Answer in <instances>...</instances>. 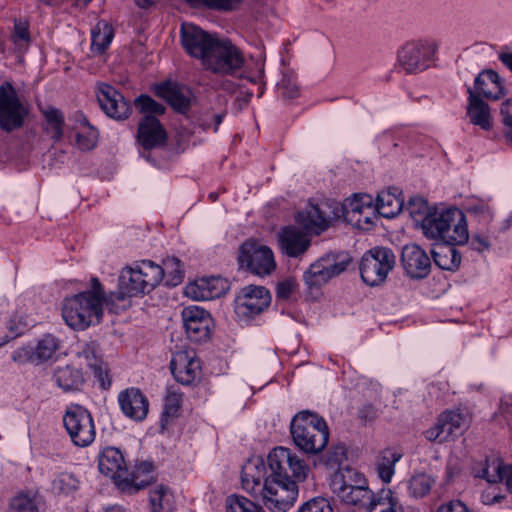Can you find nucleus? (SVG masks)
<instances>
[{"instance_id":"nucleus-1","label":"nucleus","mask_w":512,"mask_h":512,"mask_svg":"<svg viewBox=\"0 0 512 512\" xmlns=\"http://www.w3.org/2000/svg\"><path fill=\"white\" fill-rule=\"evenodd\" d=\"M269 475L265 465L248 462L241 473L242 487L272 512H286L295 503L297 483L306 479L308 466L304 459L286 447H276L268 455Z\"/></svg>"},{"instance_id":"nucleus-2","label":"nucleus","mask_w":512,"mask_h":512,"mask_svg":"<svg viewBox=\"0 0 512 512\" xmlns=\"http://www.w3.org/2000/svg\"><path fill=\"white\" fill-rule=\"evenodd\" d=\"M373 215L372 197L368 194H354L344 203L334 199H324L317 204H309L297 213L295 221L307 233L319 235L326 231L333 221L341 217L358 229H366L372 224Z\"/></svg>"},{"instance_id":"nucleus-3","label":"nucleus","mask_w":512,"mask_h":512,"mask_svg":"<svg viewBox=\"0 0 512 512\" xmlns=\"http://www.w3.org/2000/svg\"><path fill=\"white\" fill-rule=\"evenodd\" d=\"M105 292L98 278L91 279V288L68 296L63 301L62 317L72 329L84 331L101 322Z\"/></svg>"},{"instance_id":"nucleus-4","label":"nucleus","mask_w":512,"mask_h":512,"mask_svg":"<svg viewBox=\"0 0 512 512\" xmlns=\"http://www.w3.org/2000/svg\"><path fill=\"white\" fill-rule=\"evenodd\" d=\"M163 279V269L151 260H142L121 271L118 291L113 294L117 300L150 293Z\"/></svg>"},{"instance_id":"nucleus-5","label":"nucleus","mask_w":512,"mask_h":512,"mask_svg":"<svg viewBox=\"0 0 512 512\" xmlns=\"http://www.w3.org/2000/svg\"><path fill=\"white\" fill-rule=\"evenodd\" d=\"M290 432L295 445L306 453L321 452L329 440L326 421L309 411H301L293 417Z\"/></svg>"},{"instance_id":"nucleus-6","label":"nucleus","mask_w":512,"mask_h":512,"mask_svg":"<svg viewBox=\"0 0 512 512\" xmlns=\"http://www.w3.org/2000/svg\"><path fill=\"white\" fill-rule=\"evenodd\" d=\"M396 257L387 247H374L366 251L360 261L359 270L362 281L369 286L383 283L394 268Z\"/></svg>"},{"instance_id":"nucleus-7","label":"nucleus","mask_w":512,"mask_h":512,"mask_svg":"<svg viewBox=\"0 0 512 512\" xmlns=\"http://www.w3.org/2000/svg\"><path fill=\"white\" fill-rule=\"evenodd\" d=\"M244 63L243 53L230 40L218 38L203 67L215 74L235 75Z\"/></svg>"},{"instance_id":"nucleus-8","label":"nucleus","mask_w":512,"mask_h":512,"mask_svg":"<svg viewBox=\"0 0 512 512\" xmlns=\"http://www.w3.org/2000/svg\"><path fill=\"white\" fill-rule=\"evenodd\" d=\"M350 261L351 259L346 253L326 254L310 265L303 274V280L308 289H318L330 279L343 273Z\"/></svg>"},{"instance_id":"nucleus-9","label":"nucleus","mask_w":512,"mask_h":512,"mask_svg":"<svg viewBox=\"0 0 512 512\" xmlns=\"http://www.w3.org/2000/svg\"><path fill=\"white\" fill-rule=\"evenodd\" d=\"M29 113L17 90L10 81L0 85V128L11 132L23 126Z\"/></svg>"},{"instance_id":"nucleus-10","label":"nucleus","mask_w":512,"mask_h":512,"mask_svg":"<svg viewBox=\"0 0 512 512\" xmlns=\"http://www.w3.org/2000/svg\"><path fill=\"white\" fill-rule=\"evenodd\" d=\"M64 427L75 446L87 447L96 436L91 413L80 405L69 407L63 416Z\"/></svg>"},{"instance_id":"nucleus-11","label":"nucleus","mask_w":512,"mask_h":512,"mask_svg":"<svg viewBox=\"0 0 512 512\" xmlns=\"http://www.w3.org/2000/svg\"><path fill=\"white\" fill-rule=\"evenodd\" d=\"M458 217L460 218V209L458 208H450L442 212L434 211L421 219L422 233L426 238L437 241V243H444V239L462 241L464 231L461 225L454 229L456 236L445 234L448 231L449 223L457 222L459 224Z\"/></svg>"},{"instance_id":"nucleus-12","label":"nucleus","mask_w":512,"mask_h":512,"mask_svg":"<svg viewBox=\"0 0 512 512\" xmlns=\"http://www.w3.org/2000/svg\"><path fill=\"white\" fill-rule=\"evenodd\" d=\"M438 46L433 41L417 40L403 45L397 55L399 66L407 73L422 72L429 67Z\"/></svg>"},{"instance_id":"nucleus-13","label":"nucleus","mask_w":512,"mask_h":512,"mask_svg":"<svg viewBox=\"0 0 512 512\" xmlns=\"http://www.w3.org/2000/svg\"><path fill=\"white\" fill-rule=\"evenodd\" d=\"M234 303L237 317L248 321L268 308L271 303V294L264 286L248 285L240 290Z\"/></svg>"},{"instance_id":"nucleus-14","label":"nucleus","mask_w":512,"mask_h":512,"mask_svg":"<svg viewBox=\"0 0 512 512\" xmlns=\"http://www.w3.org/2000/svg\"><path fill=\"white\" fill-rule=\"evenodd\" d=\"M239 266L258 275H270L276 268L273 251L264 245L246 242L241 245L238 256Z\"/></svg>"},{"instance_id":"nucleus-15","label":"nucleus","mask_w":512,"mask_h":512,"mask_svg":"<svg viewBox=\"0 0 512 512\" xmlns=\"http://www.w3.org/2000/svg\"><path fill=\"white\" fill-rule=\"evenodd\" d=\"M219 37L209 34L192 23L181 25V43L185 51L192 57L201 60L205 65L206 56H209Z\"/></svg>"},{"instance_id":"nucleus-16","label":"nucleus","mask_w":512,"mask_h":512,"mask_svg":"<svg viewBox=\"0 0 512 512\" xmlns=\"http://www.w3.org/2000/svg\"><path fill=\"white\" fill-rule=\"evenodd\" d=\"M60 348V340L52 334H45L36 346L25 345L12 353V360L18 364H42L52 359Z\"/></svg>"},{"instance_id":"nucleus-17","label":"nucleus","mask_w":512,"mask_h":512,"mask_svg":"<svg viewBox=\"0 0 512 512\" xmlns=\"http://www.w3.org/2000/svg\"><path fill=\"white\" fill-rule=\"evenodd\" d=\"M181 315L187 337L192 342L200 343L209 339L213 319L208 311L199 306H188Z\"/></svg>"},{"instance_id":"nucleus-18","label":"nucleus","mask_w":512,"mask_h":512,"mask_svg":"<svg viewBox=\"0 0 512 512\" xmlns=\"http://www.w3.org/2000/svg\"><path fill=\"white\" fill-rule=\"evenodd\" d=\"M467 426L466 417L456 411L441 413L435 425L424 433L427 440L432 442H444L451 437L461 435Z\"/></svg>"},{"instance_id":"nucleus-19","label":"nucleus","mask_w":512,"mask_h":512,"mask_svg":"<svg viewBox=\"0 0 512 512\" xmlns=\"http://www.w3.org/2000/svg\"><path fill=\"white\" fill-rule=\"evenodd\" d=\"M97 100L104 113L115 120L127 119L132 108L124 96L113 86L107 83H100L96 91Z\"/></svg>"},{"instance_id":"nucleus-20","label":"nucleus","mask_w":512,"mask_h":512,"mask_svg":"<svg viewBox=\"0 0 512 512\" xmlns=\"http://www.w3.org/2000/svg\"><path fill=\"white\" fill-rule=\"evenodd\" d=\"M171 373L182 385H192L201 373L200 360L193 350H180L174 353L170 362Z\"/></svg>"},{"instance_id":"nucleus-21","label":"nucleus","mask_w":512,"mask_h":512,"mask_svg":"<svg viewBox=\"0 0 512 512\" xmlns=\"http://www.w3.org/2000/svg\"><path fill=\"white\" fill-rule=\"evenodd\" d=\"M401 262L406 274L412 279L426 278L431 271V260L424 249L417 244L405 245Z\"/></svg>"},{"instance_id":"nucleus-22","label":"nucleus","mask_w":512,"mask_h":512,"mask_svg":"<svg viewBox=\"0 0 512 512\" xmlns=\"http://www.w3.org/2000/svg\"><path fill=\"white\" fill-rule=\"evenodd\" d=\"M155 94L178 113L186 114L194 99L193 92L186 86L173 81H165L155 87Z\"/></svg>"},{"instance_id":"nucleus-23","label":"nucleus","mask_w":512,"mask_h":512,"mask_svg":"<svg viewBox=\"0 0 512 512\" xmlns=\"http://www.w3.org/2000/svg\"><path fill=\"white\" fill-rule=\"evenodd\" d=\"M154 465L149 461H142L135 465L130 472L118 480L117 488L127 494H134L155 482Z\"/></svg>"},{"instance_id":"nucleus-24","label":"nucleus","mask_w":512,"mask_h":512,"mask_svg":"<svg viewBox=\"0 0 512 512\" xmlns=\"http://www.w3.org/2000/svg\"><path fill=\"white\" fill-rule=\"evenodd\" d=\"M281 252L291 258L303 256L311 246V238L296 226L281 229L278 235Z\"/></svg>"},{"instance_id":"nucleus-25","label":"nucleus","mask_w":512,"mask_h":512,"mask_svg":"<svg viewBox=\"0 0 512 512\" xmlns=\"http://www.w3.org/2000/svg\"><path fill=\"white\" fill-rule=\"evenodd\" d=\"M118 403L122 413L133 421H142L149 410L147 397L138 388H127L118 394Z\"/></svg>"},{"instance_id":"nucleus-26","label":"nucleus","mask_w":512,"mask_h":512,"mask_svg":"<svg viewBox=\"0 0 512 512\" xmlns=\"http://www.w3.org/2000/svg\"><path fill=\"white\" fill-rule=\"evenodd\" d=\"M228 289L229 284L226 279L212 276L189 285L186 294L196 300H212L223 296Z\"/></svg>"},{"instance_id":"nucleus-27","label":"nucleus","mask_w":512,"mask_h":512,"mask_svg":"<svg viewBox=\"0 0 512 512\" xmlns=\"http://www.w3.org/2000/svg\"><path fill=\"white\" fill-rule=\"evenodd\" d=\"M99 471L114 480L117 486L118 480L127 474L126 464L122 452L115 447L104 448L98 456Z\"/></svg>"},{"instance_id":"nucleus-28","label":"nucleus","mask_w":512,"mask_h":512,"mask_svg":"<svg viewBox=\"0 0 512 512\" xmlns=\"http://www.w3.org/2000/svg\"><path fill=\"white\" fill-rule=\"evenodd\" d=\"M167 134L155 116L146 115L138 125V142L145 149H152L166 142Z\"/></svg>"},{"instance_id":"nucleus-29","label":"nucleus","mask_w":512,"mask_h":512,"mask_svg":"<svg viewBox=\"0 0 512 512\" xmlns=\"http://www.w3.org/2000/svg\"><path fill=\"white\" fill-rule=\"evenodd\" d=\"M472 91L479 98L498 100L504 95V87L499 74L494 70H483L474 80Z\"/></svg>"},{"instance_id":"nucleus-30","label":"nucleus","mask_w":512,"mask_h":512,"mask_svg":"<svg viewBox=\"0 0 512 512\" xmlns=\"http://www.w3.org/2000/svg\"><path fill=\"white\" fill-rule=\"evenodd\" d=\"M467 94V116L470 122L483 130H490L492 128V116L489 105L479 98L470 86H467Z\"/></svg>"},{"instance_id":"nucleus-31","label":"nucleus","mask_w":512,"mask_h":512,"mask_svg":"<svg viewBox=\"0 0 512 512\" xmlns=\"http://www.w3.org/2000/svg\"><path fill=\"white\" fill-rule=\"evenodd\" d=\"M455 246L447 243L434 244L431 249V255L437 267L451 272H455L460 268L462 256Z\"/></svg>"},{"instance_id":"nucleus-32","label":"nucleus","mask_w":512,"mask_h":512,"mask_svg":"<svg viewBox=\"0 0 512 512\" xmlns=\"http://www.w3.org/2000/svg\"><path fill=\"white\" fill-rule=\"evenodd\" d=\"M397 192L398 189L395 188L393 191L389 189L378 193L374 210L376 209L385 218H393L398 215L403 209L404 200Z\"/></svg>"},{"instance_id":"nucleus-33","label":"nucleus","mask_w":512,"mask_h":512,"mask_svg":"<svg viewBox=\"0 0 512 512\" xmlns=\"http://www.w3.org/2000/svg\"><path fill=\"white\" fill-rule=\"evenodd\" d=\"M53 377L56 384L65 392L78 391L84 384L82 371L69 365L58 367Z\"/></svg>"},{"instance_id":"nucleus-34","label":"nucleus","mask_w":512,"mask_h":512,"mask_svg":"<svg viewBox=\"0 0 512 512\" xmlns=\"http://www.w3.org/2000/svg\"><path fill=\"white\" fill-rule=\"evenodd\" d=\"M340 500L349 505H359L370 507V502L374 499L372 491L366 485H356L354 488H344L333 490Z\"/></svg>"},{"instance_id":"nucleus-35","label":"nucleus","mask_w":512,"mask_h":512,"mask_svg":"<svg viewBox=\"0 0 512 512\" xmlns=\"http://www.w3.org/2000/svg\"><path fill=\"white\" fill-rule=\"evenodd\" d=\"M360 484H368L366 478L363 476V474L350 467L336 470L331 476L330 481V487L332 491L344 488H352V486H360Z\"/></svg>"},{"instance_id":"nucleus-36","label":"nucleus","mask_w":512,"mask_h":512,"mask_svg":"<svg viewBox=\"0 0 512 512\" xmlns=\"http://www.w3.org/2000/svg\"><path fill=\"white\" fill-rule=\"evenodd\" d=\"M113 36V27L104 20L99 21L91 31V50L98 54L104 53Z\"/></svg>"},{"instance_id":"nucleus-37","label":"nucleus","mask_w":512,"mask_h":512,"mask_svg":"<svg viewBox=\"0 0 512 512\" xmlns=\"http://www.w3.org/2000/svg\"><path fill=\"white\" fill-rule=\"evenodd\" d=\"M151 512H173L174 497L171 491L163 486H157L150 492Z\"/></svg>"},{"instance_id":"nucleus-38","label":"nucleus","mask_w":512,"mask_h":512,"mask_svg":"<svg viewBox=\"0 0 512 512\" xmlns=\"http://www.w3.org/2000/svg\"><path fill=\"white\" fill-rule=\"evenodd\" d=\"M402 455L392 450H384L381 453L377 464L379 477L383 482L389 483L395 472V464L401 459Z\"/></svg>"},{"instance_id":"nucleus-39","label":"nucleus","mask_w":512,"mask_h":512,"mask_svg":"<svg viewBox=\"0 0 512 512\" xmlns=\"http://www.w3.org/2000/svg\"><path fill=\"white\" fill-rule=\"evenodd\" d=\"M80 486L79 477L72 472L59 473L52 482V489L57 494L71 495L75 493Z\"/></svg>"},{"instance_id":"nucleus-40","label":"nucleus","mask_w":512,"mask_h":512,"mask_svg":"<svg viewBox=\"0 0 512 512\" xmlns=\"http://www.w3.org/2000/svg\"><path fill=\"white\" fill-rule=\"evenodd\" d=\"M182 402V393L177 391L174 387L167 389V394L164 400V410L160 419L161 427L164 428L168 423L169 418L177 416Z\"/></svg>"},{"instance_id":"nucleus-41","label":"nucleus","mask_w":512,"mask_h":512,"mask_svg":"<svg viewBox=\"0 0 512 512\" xmlns=\"http://www.w3.org/2000/svg\"><path fill=\"white\" fill-rule=\"evenodd\" d=\"M46 127L45 130L48 135L55 141H59L63 136L64 130V115L56 108H50L44 112Z\"/></svg>"},{"instance_id":"nucleus-42","label":"nucleus","mask_w":512,"mask_h":512,"mask_svg":"<svg viewBox=\"0 0 512 512\" xmlns=\"http://www.w3.org/2000/svg\"><path fill=\"white\" fill-rule=\"evenodd\" d=\"M10 40L14 45V49L17 52L23 53L25 52L31 42L29 25L26 21L15 20L14 28L10 35Z\"/></svg>"},{"instance_id":"nucleus-43","label":"nucleus","mask_w":512,"mask_h":512,"mask_svg":"<svg viewBox=\"0 0 512 512\" xmlns=\"http://www.w3.org/2000/svg\"><path fill=\"white\" fill-rule=\"evenodd\" d=\"M163 277L166 275V284L169 286H177L184 278V268L182 262L176 257H167L163 261Z\"/></svg>"},{"instance_id":"nucleus-44","label":"nucleus","mask_w":512,"mask_h":512,"mask_svg":"<svg viewBox=\"0 0 512 512\" xmlns=\"http://www.w3.org/2000/svg\"><path fill=\"white\" fill-rule=\"evenodd\" d=\"M40 500L36 494L20 493L10 502V512H39Z\"/></svg>"},{"instance_id":"nucleus-45","label":"nucleus","mask_w":512,"mask_h":512,"mask_svg":"<svg viewBox=\"0 0 512 512\" xmlns=\"http://www.w3.org/2000/svg\"><path fill=\"white\" fill-rule=\"evenodd\" d=\"M509 472H511V466L503 465L500 461L493 460L482 469L479 477L485 479L489 483H498L505 480Z\"/></svg>"},{"instance_id":"nucleus-46","label":"nucleus","mask_w":512,"mask_h":512,"mask_svg":"<svg viewBox=\"0 0 512 512\" xmlns=\"http://www.w3.org/2000/svg\"><path fill=\"white\" fill-rule=\"evenodd\" d=\"M404 512L402 506L392 497L391 490H383L382 496L370 502L368 512Z\"/></svg>"},{"instance_id":"nucleus-47","label":"nucleus","mask_w":512,"mask_h":512,"mask_svg":"<svg viewBox=\"0 0 512 512\" xmlns=\"http://www.w3.org/2000/svg\"><path fill=\"white\" fill-rule=\"evenodd\" d=\"M76 355L79 359L83 360L89 368L102 361L100 348L96 341L81 342L78 345Z\"/></svg>"},{"instance_id":"nucleus-48","label":"nucleus","mask_w":512,"mask_h":512,"mask_svg":"<svg viewBox=\"0 0 512 512\" xmlns=\"http://www.w3.org/2000/svg\"><path fill=\"white\" fill-rule=\"evenodd\" d=\"M192 7H205L216 11H233L243 0H184Z\"/></svg>"},{"instance_id":"nucleus-49","label":"nucleus","mask_w":512,"mask_h":512,"mask_svg":"<svg viewBox=\"0 0 512 512\" xmlns=\"http://www.w3.org/2000/svg\"><path fill=\"white\" fill-rule=\"evenodd\" d=\"M262 508L252 502L250 499L239 496L230 495L226 499V512H261Z\"/></svg>"},{"instance_id":"nucleus-50","label":"nucleus","mask_w":512,"mask_h":512,"mask_svg":"<svg viewBox=\"0 0 512 512\" xmlns=\"http://www.w3.org/2000/svg\"><path fill=\"white\" fill-rule=\"evenodd\" d=\"M433 482V479L427 474L414 475L409 481V494L415 498L423 497L429 493Z\"/></svg>"},{"instance_id":"nucleus-51","label":"nucleus","mask_w":512,"mask_h":512,"mask_svg":"<svg viewBox=\"0 0 512 512\" xmlns=\"http://www.w3.org/2000/svg\"><path fill=\"white\" fill-rule=\"evenodd\" d=\"M134 105L139 110V112L150 116L162 115L166 110L164 105L156 102L153 98L146 94L138 96L134 101Z\"/></svg>"},{"instance_id":"nucleus-52","label":"nucleus","mask_w":512,"mask_h":512,"mask_svg":"<svg viewBox=\"0 0 512 512\" xmlns=\"http://www.w3.org/2000/svg\"><path fill=\"white\" fill-rule=\"evenodd\" d=\"M407 211L414 221L421 224V219L432 212L429 209L427 201L419 196L411 197L406 206Z\"/></svg>"},{"instance_id":"nucleus-53","label":"nucleus","mask_w":512,"mask_h":512,"mask_svg":"<svg viewBox=\"0 0 512 512\" xmlns=\"http://www.w3.org/2000/svg\"><path fill=\"white\" fill-rule=\"evenodd\" d=\"M347 460V450L343 444L332 446L325 458V466L331 470L341 469V465Z\"/></svg>"},{"instance_id":"nucleus-54","label":"nucleus","mask_w":512,"mask_h":512,"mask_svg":"<svg viewBox=\"0 0 512 512\" xmlns=\"http://www.w3.org/2000/svg\"><path fill=\"white\" fill-rule=\"evenodd\" d=\"M264 62L265 59L262 55H260L259 59L256 60L255 66L252 69H246L243 74H241L242 78L249 80L252 83L259 84V94L261 97L263 94V78H264Z\"/></svg>"},{"instance_id":"nucleus-55","label":"nucleus","mask_w":512,"mask_h":512,"mask_svg":"<svg viewBox=\"0 0 512 512\" xmlns=\"http://www.w3.org/2000/svg\"><path fill=\"white\" fill-rule=\"evenodd\" d=\"M98 131L95 127L89 126V130H80L77 132L76 139L79 149L83 151L92 150L98 141Z\"/></svg>"},{"instance_id":"nucleus-56","label":"nucleus","mask_w":512,"mask_h":512,"mask_svg":"<svg viewBox=\"0 0 512 512\" xmlns=\"http://www.w3.org/2000/svg\"><path fill=\"white\" fill-rule=\"evenodd\" d=\"M297 512H333V509L326 498L314 497L304 502Z\"/></svg>"},{"instance_id":"nucleus-57","label":"nucleus","mask_w":512,"mask_h":512,"mask_svg":"<svg viewBox=\"0 0 512 512\" xmlns=\"http://www.w3.org/2000/svg\"><path fill=\"white\" fill-rule=\"evenodd\" d=\"M90 369L103 390H107L111 387L112 380L109 374V369L103 360L98 362L95 366H92Z\"/></svg>"},{"instance_id":"nucleus-58","label":"nucleus","mask_w":512,"mask_h":512,"mask_svg":"<svg viewBox=\"0 0 512 512\" xmlns=\"http://www.w3.org/2000/svg\"><path fill=\"white\" fill-rule=\"evenodd\" d=\"M500 115L502 117L503 124L510 128V130L505 133V138L507 142L512 146V98H508L502 102L500 107Z\"/></svg>"},{"instance_id":"nucleus-59","label":"nucleus","mask_w":512,"mask_h":512,"mask_svg":"<svg viewBox=\"0 0 512 512\" xmlns=\"http://www.w3.org/2000/svg\"><path fill=\"white\" fill-rule=\"evenodd\" d=\"M278 89L286 99H293L298 96V85L291 76L284 75L278 83Z\"/></svg>"},{"instance_id":"nucleus-60","label":"nucleus","mask_w":512,"mask_h":512,"mask_svg":"<svg viewBox=\"0 0 512 512\" xmlns=\"http://www.w3.org/2000/svg\"><path fill=\"white\" fill-rule=\"evenodd\" d=\"M460 218H462V221H459V225L457 222H454V223H449V227H448V231L446 234L450 235V236H456L454 234V229L457 227H459L461 225L463 231H464V239L462 241H453V240H449V239H444V243H447V244H453V245H464L468 242L469 240V231H468V226H467V220H466V216L465 214L460 210ZM458 220H461L458 218Z\"/></svg>"},{"instance_id":"nucleus-61","label":"nucleus","mask_w":512,"mask_h":512,"mask_svg":"<svg viewBox=\"0 0 512 512\" xmlns=\"http://www.w3.org/2000/svg\"><path fill=\"white\" fill-rule=\"evenodd\" d=\"M467 212L471 215L479 216L480 220L484 223H489L492 220L490 208L483 202H477L469 205Z\"/></svg>"},{"instance_id":"nucleus-62","label":"nucleus","mask_w":512,"mask_h":512,"mask_svg":"<svg viewBox=\"0 0 512 512\" xmlns=\"http://www.w3.org/2000/svg\"><path fill=\"white\" fill-rule=\"evenodd\" d=\"M296 282L294 279L288 278L276 285V296L279 299H288L294 292Z\"/></svg>"},{"instance_id":"nucleus-63","label":"nucleus","mask_w":512,"mask_h":512,"mask_svg":"<svg viewBox=\"0 0 512 512\" xmlns=\"http://www.w3.org/2000/svg\"><path fill=\"white\" fill-rule=\"evenodd\" d=\"M437 512H469L468 507L459 500H453L441 505Z\"/></svg>"},{"instance_id":"nucleus-64","label":"nucleus","mask_w":512,"mask_h":512,"mask_svg":"<svg viewBox=\"0 0 512 512\" xmlns=\"http://www.w3.org/2000/svg\"><path fill=\"white\" fill-rule=\"evenodd\" d=\"M471 245L474 250L483 251L490 247L489 241L486 237L476 234L472 237Z\"/></svg>"}]
</instances>
